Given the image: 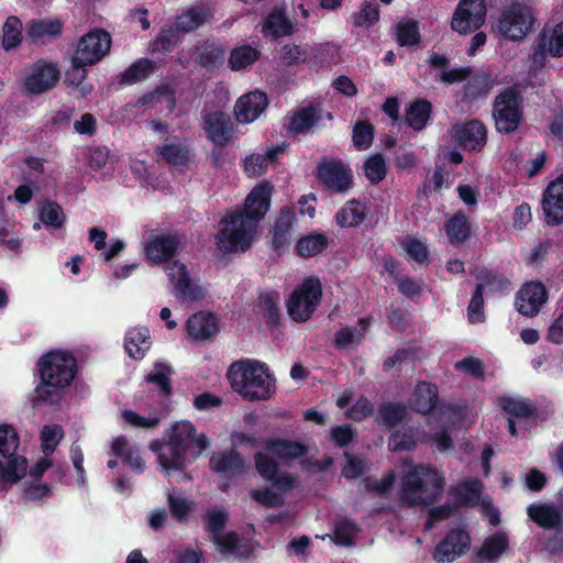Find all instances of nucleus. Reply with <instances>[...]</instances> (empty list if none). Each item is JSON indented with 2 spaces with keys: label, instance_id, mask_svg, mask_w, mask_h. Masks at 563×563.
<instances>
[{
  "label": "nucleus",
  "instance_id": "f257e3e1",
  "mask_svg": "<svg viewBox=\"0 0 563 563\" xmlns=\"http://www.w3.org/2000/svg\"><path fill=\"white\" fill-rule=\"evenodd\" d=\"M273 187L264 181L255 186L245 199L243 211L228 214L220 223L218 249L225 253L245 251L258 235V221L271 206Z\"/></svg>",
  "mask_w": 563,
  "mask_h": 563
},
{
  "label": "nucleus",
  "instance_id": "f03ea898",
  "mask_svg": "<svg viewBox=\"0 0 563 563\" xmlns=\"http://www.w3.org/2000/svg\"><path fill=\"white\" fill-rule=\"evenodd\" d=\"M209 446L205 434H196L189 421L174 424L166 442H152L150 449L157 453L162 471L169 476L172 472H181Z\"/></svg>",
  "mask_w": 563,
  "mask_h": 563
},
{
  "label": "nucleus",
  "instance_id": "7ed1b4c3",
  "mask_svg": "<svg viewBox=\"0 0 563 563\" xmlns=\"http://www.w3.org/2000/svg\"><path fill=\"white\" fill-rule=\"evenodd\" d=\"M179 245L180 242L174 234L151 236L144 245L145 257L152 265L166 263L165 272L177 298L196 301L203 297V289L190 279L185 264L179 261L169 262Z\"/></svg>",
  "mask_w": 563,
  "mask_h": 563
},
{
  "label": "nucleus",
  "instance_id": "20e7f679",
  "mask_svg": "<svg viewBox=\"0 0 563 563\" xmlns=\"http://www.w3.org/2000/svg\"><path fill=\"white\" fill-rule=\"evenodd\" d=\"M446 481L442 471L430 464L411 466L401 477L399 500L407 506H430L438 503Z\"/></svg>",
  "mask_w": 563,
  "mask_h": 563
},
{
  "label": "nucleus",
  "instance_id": "39448f33",
  "mask_svg": "<svg viewBox=\"0 0 563 563\" xmlns=\"http://www.w3.org/2000/svg\"><path fill=\"white\" fill-rule=\"evenodd\" d=\"M41 384L35 388L36 399L55 402L59 390L69 386L75 377L77 362L75 356L63 350L49 351L37 362Z\"/></svg>",
  "mask_w": 563,
  "mask_h": 563
},
{
  "label": "nucleus",
  "instance_id": "423d86ee",
  "mask_svg": "<svg viewBox=\"0 0 563 563\" xmlns=\"http://www.w3.org/2000/svg\"><path fill=\"white\" fill-rule=\"evenodd\" d=\"M227 377L234 391L246 400H266L275 393V379L267 365L256 360H242L230 365Z\"/></svg>",
  "mask_w": 563,
  "mask_h": 563
},
{
  "label": "nucleus",
  "instance_id": "0eeeda50",
  "mask_svg": "<svg viewBox=\"0 0 563 563\" xmlns=\"http://www.w3.org/2000/svg\"><path fill=\"white\" fill-rule=\"evenodd\" d=\"M19 437L9 424L0 426V494L15 485L27 471V461L16 453Z\"/></svg>",
  "mask_w": 563,
  "mask_h": 563
},
{
  "label": "nucleus",
  "instance_id": "6e6552de",
  "mask_svg": "<svg viewBox=\"0 0 563 563\" xmlns=\"http://www.w3.org/2000/svg\"><path fill=\"white\" fill-rule=\"evenodd\" d=\"M534 22V12L529 4L514 2L500 11L495 30L507 41L521 42L533 31Z\"/></svg>",
  "mask_w": 563,
  "mask_h": 563
},
{
  "label": "nucleus",
  "instance_id": "1a4fd4ad",
  "mask_svg": "<svg viewBox=\"0 0 563 563\" xmlns=\"http://www.w3.org/2000/svg\"><path fill=\"white\" fill-rule=\"evenodd\" d=\"M322 296V287L320 280L310 276L292 291L288 301V314L296 322H305L309 320L319 306Z\"/></svg>",
  "mask_w": 563,
  "mask_h": 563
},
{
  "label": "nucleus",
  "instance_id": "9d476101",
  "mask_svg": "<svg viewBox=\"0 0 563 563\" xmlns=\"http://www.w3.org/2000/svg\"><path fill=\"white\" fill-rule=\"evenodd\" d=\"M493 117L499 132L511 133L517 130L522 117V99L516 88H507L496 97Z\"/></svg>",
  "mask_w": 563,
  "mask_h": 563
},
{
  "label": "nucleus",
  "instance_id": "9b49d317",
  "mask_svg": "<svg viewBox=\"0 0 563 563\" xmlns=\"http://www.w3.org/2000/svg\"><path fill=\"white\" fill-rule=\"evenodd\" d=\"M486 15L484 0H460L451 19V29L459 34L472 33L485 23Z\"/></svg>",
  "mask_w": 563,
  "mask_h": 563
},
{
  "label": "nucleus",
  "instance_id": "f8f14e48",
  "mask_svg": "<svg viewBox=\"0 0 563 563\" xmlns=\"http://www.w3.org/2000/svg\"><path fill=\"white\" fill-rule=\"evenodd\" d=\"M111 37L103 30H93L84 35L75 52V62L93 65L101 60L110 51Z\"/></svg>",
  "mask_w": 563,
  "mask_h": 563
},
{
  "label": "nucleus",
  "instance_id": "ddd939ff",
  "mask_svg": "<svg viewBox=\"0 0 563 563\" xmlns=\"http://www.w3.org/2000/svg\"><path fill=\"white\" fill-rule=\"evenodd\" d=\"M320 181L331 191L345 192L353 184L352 169L339 159L322 161L318 165Z\"/></svg>",
  "mask_w": 563,
  "mask_h": 563
},
{
  "label": "nucleus",
  "instance_id": "4468645a",
  "mask_svg": "<svg viewBox=\"0 0 563 563\" xmlns=\"http://www.w3.org/2000/svg\"><path fill=\"white\" fill-rule=\"evenodd\" d=\"M470 536L461 528L451 530L437 545L433 559L438 563H451L463 555L470 548Z\"/></svg>",
  "mask_w": 563,
  "mask_h": 563
},
{
  "label": "nucleus",
  "instance_id": "2eb2a0df",
  "mask_svg": "<svg viewBox=\"0 0 563 563\" xmlns=\"http://www.w3.org/2000/svg\"><path fill=\"white\" fill-rule=\"evenodd\" d=\"M548 300L545 287L540 282H529L522 285L516 295V309L526 317L539 313Z\"/></svg>",
  "mask_w": 563,
  "mask_h": 563
},
{
  "label": "nucleus",
  "instance_id": "dca6fc26",
  "mask_svg": "<svg viewBox=\"0 0 563 563\" xmlns=\"http://www.w3.org/2000/svg\"><path fill=\"white\" fill-rule=\"evenodd\" d=\"M59 80L58 69L46 63L34 64L24 79V89L27 93L40 95L56 86Z\"/></svg>",
  "mask_w": 563,
  "mask_h": 563
},
{
  "label": "nucleus",
  "instance_id": "f3484780",
  "mask_svg": "<svg viewBox=\"0 0 563 563\" xmlns=\"http://www.w3.org/2000/svg\"><path fill=\"white\" fill-rule=\"evenodd\" d=\"M542 211L549 225L563 223V174L551 181L543 191Z\"/></svg>",
  "mask_w": 563,
  "mask_h": 563
},
{
  "label": "nucleus",
  "instance_id": "a211bd4d",
  "mask_svg": "<svg viewBox=\"0 0 563 563\" xmlns=\"http://www.w3.org/2000/svg\"><path fill=\"white\" fill-rule=\"evenodd\" d=\"M203 130L207 137L218 146H225L233 137V123L228 113L213 111L203 114Z\"/></svg>",
  "mask_w": 563,
  "mask_h": 563
},
{
  "label": "nucleus",
  "instance_id": "6ab92c4d",
  "mask_svg": "<svg viewBox=\"0 0 563 563\" xmlns=\"http://www.w3.org/2000/svg\"><path fill=\"white\" fill-rule=\"evenodd\" d=\"M499 406L519 420L534 413V407L527 399L520 397H503L499 399ZM508 431L512 437L525 435L527 432L526 422H516L512 418H509Z\"/></svg>",
  "mask_w": 563,
  "mask_h": 563
},
{
  "label": "nucleus",
  "instance_id": "aec40b11",
  "mask_svg": "<svg viewBox=\"0 0 563 563\" xmlns=\"http://www.w3.org/2000/svg\"><path fill=\"white\" fill-rule=\"evenodd\" d=\"M450 133L452 139L466 150L482 148L487 139L486 128L479 121L455 124Z\"/></svg>",
  "mask_w": 563,
  "mask_h": 563
},
{
  "label": "nucleus",
  "instance_id": "412c9836",
  "mask_svg": "<svg viewBox=\"0 0 563 563\" xmlns=\"http://www.w3.org/2000/svg\"><path fill=\"white\" fill-rule=\"evenodd\" d=\"M268 100L264 92L251 91L240 97L235 103L236 120L242 123L255 121L267 108Z\"/></svg>",
  "mask_w": 563,
  "mask_h": 563
},
{
  "label": "nucleus",
  "instance_id": "4be33fe9",
  "mask_svg": "<svg viewBox=\"0 0 563 563\" xmlns=\"http://www.w3.org/2000/svg\"><path fill=\"white\" fill-rule=\"evenodd\" d=\"M212 9L203 3H198L190 7L187 11L181 13L175 23L176 30L188 33L202 26L212 18Z\"/></svg>",
  "mask_w": 563,
  "mask_h": 563
},
{
  "label": "nucleus",
  "instance_id": "5701e85b",
  "mask_svg": "<svg viewBox=\"0 0 563 563\" xmlns=\"http://www.w3.org/2000/svg\"><path fill=\"white\" fill-rule=\"evenodd\" d=\"M187 333L196 340H208L218 332V322L213 314L199 312L191 316L187 321Z\"/></svg>",
  "mask_w": 563,
  "mask_h": 563
},
{
  "label": "nucleus",
  "instance_id": "b1692460",
  "mask_svg": "<svg viewBox=\"0 0 563 563\" xmlns=\"http://www.w3.org/2000/svg\"><path fill=\"white\" fill-rule=\"evenodd\" d=\"M323 118V111L318 104H310L296 111L288 123L290 131L305 133L319 125Z\"/></svg>",
  "mask_w": 563,
  "mask_h": 563
},
{
  "label": "nucleus",
  "instance_id": "393cba45",
  "mask_svg": "<svg viewBox=\"0 0 563 563\" xmlns=\"http://www.w3.org/2000/svg\"><path fill=\"white\" fill-rule=\"evenodd\" d=\"M191 57L200 66L212 68L223 63L224 48L214 41L200 42L195 46Z\"/></svg>",
  "mask_w": 563,
  "mask_h": 563
},
{
  "label": "nucleus",
  "instance_id": "a878e982",
  "mask_svg": "<svg viewBox=\"0 0 563 563\" xmlns=\"http://www.w3.org/2000/svg\"><path fill=\"white\" fill-rule=\"evenodd\" d=\"M528 516L544 529H558L563 525L561 511L549 504H532L527 508Z\"/></svg>",
  "mask_w": 563,
  "mask_h": 563
},
{
  "label": "nucleus",
  "instance_id": "bb28decb",
  "mask_svg": "<svg viewBox=\"0 0 563 563\" xmlns=\"http://www.w3.org/2000/svg\"><path fill=\"white\" fill-rule=\"evenodd\" d=\"M151 344L150 331L146 328H132L125 335V352L134 360H142L150 350Z\"/></svg>",
  "mask_w": 563,
  "mask_h": 563
},
{
  "label": "nucleus",
  "instance_id": "cd10ccee",
  "mask_svg": "<svg viewBox=\"0 0 563 563\" xmlns=\"http://www.w3.org/2000/svg\"><path fill=\"white\" fill-rule=\"evenodd\" d=\"M265 450L280 462L300 457L307 452L303 444L289 440H269Z\"/></svg>",
  "mask_w": 563,
  "mask_h": 563
},
{
  "label": "nucleus",
  "instance_id": "c85d7f7f",
  "mask_svg": "<svg viewBox=\"0 0 563 563\" xmlns=\"http://www.w3.org/2000/svg\"><path fill=\"white\" fill-rule=\"evenodd\" d=\"M294 32V23L279 9L273 10L263 24V33L265 36L273 38L290 35Z\"/></svg>",
  "mask_w": 563,
  "mask_h": 563
},
{
  "label": "nucleus",
  "instance_id": "c756f323",
  "mask_svg": "<svg viewBox=\"0 0 563 563\" xmlns=\"http://www.w3.org/2000/svg\"><path fill=\"white\" fill-rule=\"evenodd\" d=\"M213 471L229 475L240 474L245 468L244 460L234 451L214 453L210 460Z\"/></svg>",
  "mask_w": 563,
  "mask_h": 563
},
{
  "label": "nucleus",
  "instance_id": "7c9ffc66",
  "mask_svg": "<svg viewBox=\"0 0 563 563\" xmlns=\"http://www.w3.org/2000/svg\"><path fill=\"white\" fill-rule=\"evenodd\" d=\"M157 152L164 161L170 165L183 166L190 158V148L179 140L166 141L157 147Z\"/></svg>",
  "mask_w": 563,
  "mask_h": 563
},
{
  "label": "nucleus",
  "instance_id": "2f4dec72",
  "mask_svg": "<svg viewBox=\"0 0 563 563\" xmlns=\"http://www.w3.org/2000/svg\"><path fill=\"white\" fill-rule=\"evenodd\" d=\"M366 214L365 205L351 200L339 210L335 220L341 228H353L360 225L365 220Z\"/></svg>",
  "mask_w": 563,
  "mask_h": 563
},
{
  "label": "nucleus",
  "instance_id": "473e14b6",
  "mask_svg": "<svg viewBox=\"0 0 563 563\" xmlns=\"http://www.w3.org/2000/svg\"><path fill=\"white\" fill-rule=\"evenodd\" d=\"M412 406L422 413H429L437 405L438 389L435 385L421 382L416 386Z\"/></svg>",
  "mask_w": 563,
  "mask_h": 563
},
{
  "label": "nucleus",
  "instance_id": "72a5a7b5",
  "mask_svg": "<svg viewBox=\"0 0 563 563\" xmlns=\"http://www.w3.org/2000/svg\"><path fill=\"white\" fill-rule=\"evenodd\" d=\"M358 324L361 329L355 327H345L335 333L334 343L339 349H354L361 344L369 325V320L360 319Z\"/></svg>",
  "mask_w": 563,
  "mask_h": 563
},
{
  "label": "nucleus",
  "instance_id": "f704fd0d",
  "mask_svg": "<svg viewBox=\"0 0 563 563\" xmlns=\"http://www.w3.org/2000/svg\"><path fill=\"white\" fill-rule=\"evenodd\" d=\"M295 212L290 208L282 210L273 229V245L275 250L283 249L289 243V231L292 227Z\"/></svg>",
  "mask_w": 563,
  "mask_h": 563
},
{
  "label": "nucleus",
  "instance_id": "c9c22d12",
  "mask_svg": "<svg viewBox=\"0 0 563 563\" xmlns=\"http://www.w3.org/2000/svg\"><path fill=\"white\" fill-rule=\"evenodd\" d=\"M284 150V146H276L269 148L265 155L251 154L245 158L244 162L245 173L251 177L262 175L263 173H265L268 162L274 163L277 154L282 153Z\"/></svg>",
  "mask_w": 563,
  "mask_h": 563
},
{
  "label": "nucleus",
  "instance_id": "e433bc0d",
  "mask_svg": "<svg viewBox=\"0 0 563 563\" xmlns=\"http://www.w3.org/2000/svg\"><path fill=\"white\" fill-rule=\"evenodd\" d=\"M450 242L454 245L464 243L471 235V228L464 213H456L450 218L444 227Z\"/></svg>",
  "mask_w": 563,
  "mask_h": 563
},
{
  "label": "nucleus",
  "instance_id": "4c0bfd02",
  "mask_svg": "<svg viewBox=\"0 0 563 563\" xmlns=\"http://www.w3.org/2000/svg\"><path fill=\"white\" fill-rule=\"evenodd\" d=\"M432 106L429 101L420 99L413 101L406 110V121L412 129L420 131L430 119Z\"/></svg>",
  "mask_w": 563,
  "mask_h": 563
},
{
  "label": "nucleus",
  "instance_id": "58836bf2",
  "mask_svg": "<svg viewBox=\"0 0 563 563\" xmlns=\"http://www.w3.org/2000/svg\"><path fill=\"white\" fill-rule=\"evenodd\" d=\"M261 56V52L251 45H241L233 48L229 56V66L238 71L252 66Z\"/></svg>",
  "mask_w": 563,
  "mask_h": 563
},
{
  "label": "nucleus",
  "instance_id": "ea45409f",
  "mask_svg": "<svg viewBox=\"0 0 563 563\" xmlns=\"http://www.w3.org/2000/svg\"><path fill=\"white\" fill-rule=\"evenodd\" d=\"M90 66L89 64H81L75 62V56L71 60V67L66 71V81L74 86L75 93L78 98H84L89 95L92 90V87L85 82L87 70L86 67Z\"/></svg>",
  "mask_w": 563,
  "mask_h": 563
},
{
  "label": "nucleus",
  "instance_id": "a19ab883",
  "mask_svg": "<svg viewBox=\"0 0 563 563\" xmlns=\"http://www.w3.org/2000/svg\"><path fill=\"white\" fill-rule=\"evenodd\" d=\"M62 31L58 20H33L29 23L27 35L34 42H43L47 37H54Z\"/></svg>",
  "mask_w": 563,
  "mask_h": 563
},
{
  "label": "nucleus",
  "instance_id": "79ce46f5",
  "mask_svg": "<svg viewBox=\"0 0 563 563\" xmlns=\"http://www.w3.org/2000/svg\"><path fill=\"white\" fill-rule=\"evenodd\" d=\"M357 525L350 519H342L338 521L333 529V534H325L322 539L330 538L335 544L351 547L354 544V539L358 533Z\"/></svg>",
  "mask_w": 563,
  "mask_h": 563
},
{
  "label": "nucleus",
  "instance_id": "37998d69",
  "mask_svg": "<svg viewBox=\"0 0 563 563\" xmlns=\"http://www.w3.org/2000/svg\"><path fill=\"white\" fill-rule=\"evenodd\" d=\"M166 496L172 516L178 521L187 520L195 508V501L169 488L166 489Z\"/></svg>",
  "mask_w": 563,
  "mask_h": 563
},
{
  "label": "nucleus",
  "instance_id": "c03bdc74",
  "mask_svg": "<svg viewBox=\"0 0 563 563\" xmlns=\"http://www.w3.org/2000/svg\"><path fill=\"white\" fill-rule=\"evenodd\" d=\"M508 549V537L505 532H497L487 538L478 556L483 560L494 561Z\"/></svg>",
  "mask_w": 563,
  "mask_h": 563
},
{
  "label": "nucleus",
  "instance_id": "a18cd8bd",
  "mask_svg": "<svg viewBox=\"0 0 563 563\" xmlns=\"http://www.w3.org/2000/svg\"><path fill=\"white\" fill-rule=\"evenodd\" d=\"M328 246V236L316 233L302 236L296 244L297 253L302 257H312L321 253Z\"/></svg>",
  "mask_w": 563,
  "mask_h": 563
},
{
  "label": "nucleus",
  "instance_id": "49530a36",
  "mask_svg": "<svg viewBox=\"0 0 563 563\" xmlns=\"http://www.w3.org/2000/svg\"><path fill=\"white\" fill-rule=\"evenodd\" d=\"M155 63L147 58H142L133 63L122 75L121 82L133 85L147 78L154 70Z\"/></svg>",
  "mask_w": 563,
  "mask_h": 563
},
{
  "label": "nucleus",
  "instance_id": "de8ad7c7",
  "mask_svg": "<svg viewBox=\"0 0 563 563\" xmlns=\"http://www.w3.org/2000/svg\"><path fill=\"white\" fill-rule=\"evenodd\" d=\"M22 42V22L19 18L9 16L2 29V46L5 51L18 47Z\"/></svg>",
  "mask_w": 563,
  "mask_h": 563
},
{
  "label": "nucleus",
  "instance_id": "09e8293b",
  "mask_svg": "<svg viewBox=\"0 0 563 563\" xmlns=\"http://www.w3.org/2000/svg\"><path fill=\"white\" fill-rule=\"evenodd\" d=\"M40 220L47 228L59 229L64 225L66 218L56 202L45 201L40 206Z\"/></svg>",
  "mask_w": 563,
  "mask_h": 563
},
{
  "label": "nucleus",
  "instance_id": "8fccbe9b",
  "mask_svg": "<svg viewBox=\"0 0 563 563\" xmlns=\"http://www.w3.org/2000/svg\"><path fill=\"white\" fill-rule=\"evenodd\" d=\"M173 373L172 367L165 362H156L153 369L146 376V380L155 384L162 393L168 395L170 393L169 378Z\"/></svg>",
  "mask_w": 563,
  "mask_h": 563
},
{
  "label": "nucleus",
  "instance_id": "3c124183",
  "mask_svg": "<svg viewBox=\"0 0 563 563\" xmlns=\"http://www.w3.org/2000/svg\"><path fill=\"white\" fill-rule=\"evenodd\" d=\"M219 552L223 554L243 555L242 541L234 532L218 533L212 538Z\"/></svg>",
  "mask_w": 563,
  "mask_h": 563
},
{
  "label": "nucleus",
  "instance_id": "603ef678",
  "mask_svg": "<svg viewBox=\"0 0 563 563\" xmlns=\"http://www.w3.org/2000/svg\"><path fill=\"white\" fill-rule=\"evenodd\" d=\"M365 176L372 184H377L386 176V162L380 154L372 155L364 163Z\"/></svg>",
  "mask_w": 563,
  "mask_h": 563
},
{
  "label": "nucleus",
  "instance_id": "864d4df0",
  "mask_svg": "<svg viewBox=\"0 0 563 563\" xmlns=\"http://www.w3.org/2000/svg\"><path fill=\"white\" fill-rule=\"evenodd\" d=\"M276 457L265 452H260L255 455V466L260 475L266 481H273L277 474V462Z\"/></svg>",
  "mask_w": 563,
  "mask_h": 563
},
{
  "label": "nucleus",
  "instance_id": "5fc2aeb1",
  "mask_svg": "<svg viewBox=\"0 0 563 563\" xmlns=\"http://www.w3.org/2000/svg\"><path fill=\"white\" fill-rule=\"evenodd\" d=\"M379 20V7L376 2H365L354 15V23L361 27H369Z\"/></svg>",
  "mask_w": 563,
  "mask_h": 563
},
{
  "label": "nucleus",
  "instance_id": "6e6d98bb",
  "mask_svg": "<svg viewBox=\"0 0 563 563\" xmlns=\"http://www.w3.org/2000/svg\"><path fill=\"white\" fill-rule=\"evenodd\" d=\"M541 36L548 44V53L550 56H563V21L555 25L549 34L543 33Z\"/></svg>",
  "mask_w": 563,
  "mask_h": 563
},
{
  "label": "nucleus",
  "instance_id": "4d7b16f0",
  "mask_svg": "<svg viewBox=\"0 0 563 563\" xmlns=\"http://www.w3.org/2000/svg\"><path fill=\"white\" fill-rule=\"evenodd\" d=\"M64 437L63 429L59 426H45L41 432L42 449L48 454L52 453Z\"/></svg>",
  "mask_w": 563,
  "mask_h": 563
},
{
  "label": "nucleus",
  "instance_id": "13d9d810",
  "mask_svg": "<svg viewBox=\"0 0 563 563\" xmlns=\"http://www.w3.org/2000/svg\"><path fill=\"white\" fill-rule=\"evenodd\" d=\"M418 441H422L413 431H396L389 439L388 445L393 451L409 450Z\"/></svg>",
  "mask_w": 563,
  "mask_h": 563
},
{
  "label": "nucleus",
  "instance_id": "bf43d9fd",
  "mask_svg": "<svg viewBox=\"0 0 563 563\" xmlns=\"http://www.w3.org/2000/svg\"><path fill=\"white\" fill-rule=\"evenodd\" d=\"M483 284H478L476 290L474 291L471 302L468 305V320L471 323H479L484 321V299H483Z\"/></svg>",
  "mask_w": 563,
  "mask_h": 563
},
{
  "label": "nucleus",
  "instance_id": "052dcab7",
  "mask_svg": "<svg viewBox=\"0 0 563 563\" xmlns=\"http://www.w3.org/2000/svg\"><path fill=\"white\" fill-rule=\"evenodd\" d=\"M397 40L400 45H413L419 41V29L416 21L399 23L397 26Z\"/></svg>",
  "mask_w": 563,
  "mask_h": 563
},
{
  "label": "nucleus",
  "instance_id": "680f3d73",
  "mask_svg": "<svg viewBox=\"0 0 563 563\" xmlns=\"http://www.w3.org/2000/svg\"><path fill=\"white\" fill-rule=\"evenodd\" d=\"M279 58L285 65L303 63L307 58V51L296 44H286L279 51Z\"/></svg>",
  "mask_w": 563,
  "mask_h": 563
},
{
  "label": "nucleus",
  "instance_id": "e2e57ef3",
  "mask_svg": "<svg viewBox=\"0 0 563 563\" xmlns=\"http://www.w3.org/2000/svg\"><path fill=\"white\" fill-rule=\"evenodd\" d=\"M373 142V128L369 123L358 122L353 130V143L358 150H366Z\"/></svg>",
  "mask_w": 563,
  "mask_h": 563
},
{
  "label": "nucleus",
  "instance_id": "0e129e2a",
  "mask_svg": "<svg viewBox=\"0 0 563 563\" xmlns=\"http://www.w3.org/2000/svg\"><path fill=\"white\" fill-rule=\"evenodd\" d=\"M277 294H264L260 297V307L265 313L267 318V323L276 324L279 319L277 302H278Z\"/></svg>",
  "mask_w": 563,
  "mask_h": 563
},
{
  "label": "nucleus",
  "instance_id": "69168bd1",
  "mask_svg": "<svg viewBox=\"0 0 563 563\" xmlns=\"http://www.w3.org/2000/svg\"><path fill=\"white\" fill-rule=\"evenodd\" d=\"M406 408L398 404L384 405L379 410L383 422L388 426H394L401 422L406 417Z\"/></svg>",
  "mask_w": 563,
  "mask_h": 563
},
{
  "label": "nucleus",
  "instance_id": "338daca9",
  "mask_svg": "<svg viewBox=\"0 0 563 563\" xmlns=\"http://www.w3.org/2000/svg\"><path fill=\"white\" fill-rule=\"evenodd\" d=\"M51 487L37 479L27 481L23 486V495L29 500H38L48 496Z\"/></svg>",
  "mask_w": 563,
  "mask_h": 563
},
{
  "label": "nucleus",
  "instance_id": "774afa93",
  "mask_svg": "<svg viewBox=\"0 0 563 563\" xmlns=\"http://www.w3.org/2000/svg\"><path fill=\"white\" fill-rule=\"evenodd\" d=\"M251 496L254 500L266 507H279L284 505L283 496L267 488L254 489L251 492Z\"/></svg>",
  "mask_w": 563,
  "mask_h": 563
}]
</instances>
